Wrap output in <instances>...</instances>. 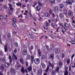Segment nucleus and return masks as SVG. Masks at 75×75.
<instances>
[{
	"label": "nucleus",
	"instance_id": "nucleus-35",
	"mask_svg": "<svg viewBox=\"0 0 75 75\" xmlns=\"http://www.w3.org/2000/svg\"><path fill=\"white\" fill-rule=\"evenodd\" d=\"M0 60L2 62H6V60L4 58H1Z\"/></svg>",
	"mask_w": 75,
	"mask_h": 75
},
{
	"label": "nucleus",
	"instance_id": "nucleus-27",
	"mask_svg": "<svg viewBox=\"0 0 75 75\" xmlns=\"http://www.w3.org/2000/svg\"><path fill=\"white\" fill-rule=\"evenodd\" d=\"M20 63L21 64H22V65H23L24 64V60H23V59L22 58L20 59Z\"/></svg>",
	"mask_w": 75,
	"mask_h": 75
},
{
	"label": "nucleus",
	"instance_id": "nucleus-23",
	"mask_svg": "<svg viewBox=\"0 0 75 75\" xmlns=\"http://www.w3.org/2000/svg\"><path fill=\"white\" fill-rule=\"evenodd\" d=\"M4 47V51L5 52H7L8 51V47H7V45H5Z\"/></svg>",
	"mask_w": 75,
	"mask_h": 75
},
{
	"label": "nucleus",
	"instance_id": "nucleus-5",
	"mask_svg": "<svg viewBox=\"0 0 75 75\" xmlns=\"http://www.w3.org/2000/svg\"><path fill=\"white\" fill-rule=\"evenodd\" d=\"M34 61L36 64H39L40 62V60L38 58H36L34 59Z\"/></svg>",
	"mask_w": 75,
	"mask_h": 75
},
{
	"label": "nucleus",
	"instance_id": "nucleus-53",
	"mask_svg": "<svg viewBox=\"0 0 75 75\" xmlns=\"http://www.w3.org/2000/svg\"><path fill=\"white\" fill-rule=\"evenodd\" d=\"M64 57H65V54L64 53H62V59H63V58H64Z\"/></svg>",
	"mask_w": 75,
	"mask_h": 75
},
{
	"label": "nucleus",
	"instance_id": "nucleus-32",
	"mask_svg": "<svg viewBox=\"0 0 75 75\" xmlns=\"http://www.w3.org/2000/svg\"><path fill=\"white\" fill-rule=\"evenodd\" d=\"M37 2L36 1L34 2L33 5L32 6L33 7H35V6H36V5H37Z\"/></svg>",
	"mask_w": 75,
	"mask_h": 75
},
{
	"label": "nucleus",
	"instance_id": "nucleus-52",
	"mask_svg": "<svg viewBox=\"0 0 75 75\" xmlns=\"http://www.w3.org/2000/svg\"><path fill=\"white\" fill-rule=\"evenodd\" d=\"M50 37L52 38H54V36L52 35H49Z\"/></svg>",
	"mask_w": 75,
	"mask_h": 75
},
{
	"label": "nucleus",
	"instance_id": "nucleus-60",
	"mask_svg": "<svg viewBox=\"0 0 75 75\" xmlns=\"http://www.w3.org/2000/svg\"><path fill=\"white\" fill-rule=\"evenodd\" d=\"M75 56V54H73L72 56H71V60H72V59H73V58H74V56Z\"/></svg>",
	"mask_w": 75,
	"mask_h": 75
},
{
	"label": "nucleus",
	"instance_id": "nucleus-41",
	"mask_svg": "<svg viewBox=\"0 0 75 75\" xmlns=\"http://www.w3.org/2000/svg\"><path fill=\"white\" fill-rule=\"evenodd\" d=\"M12 21L14 23H15L17 22V20L15 18H13L12 19Z\"/></svg>",
	"mask_w": 75,
	"mask_h": 75
},
{
	"label": "nucleus",
	"instance_id": "nucleus-49",
	"mask_svg": "<svg viewBox=\"0 0 75 75\" xmlns=\"http://www.w3.org/2000/svg\"><path fill=\"white\" fill-rule=\"evenodd\" d=\"M49 13L50 14H52V13H52V9L49 10Z\"/></svg>",
	"mask_w": 75,
	"mask_h": 75
},
{
	"label": "nucleus",
	"instance_id": "nucleus-39",
	"mask_svg": "<svg viewBox=\"0 0 75 75\" xmlns=\"http://www.w3.org/2000/svg\"><path fill=\"white\" fill-rule=\"evenodd\" d=\"M29 64V63H28V62H27V61H25V65L26 67H28Z\"/></svg>",
	"mask_w": 75,
	"mask_h": 75
},
{
	"label": "nucleus",
	"instance_id": "nucleus-40",
	"mask_svg": "<svg viewBox=\"0 0 75 75\" xmlns=\"http://www.w3.org/2000/svg\"><path fill=\"white\" fill-rule=\"evenodd\" d=\"M30 55L27 54V55L26 59H30Z\"/></svg>",
	"mask_w": 75,
	"mask_h": 75
},
{
	"label": "nucleus",
	"instance_id": "nucleus-11",
	"mask_svg": "<svg viewBox=\"0 0 75 75\" xmlns=\"http://www.w3.org/2000/svg\"><path fill=\"white\" fill-rule=\"evenodd\" d=\"M27 49H24L22 52V54L23 55H26L27 54Z\"/></svg>",
	"mask_w": 75,
	"mask_h": 75
},
{
	"label": "nucleus",
	"instance_id": "nucleus-34",
	"mask_svg": "<svg viewBox=\"0 0 75 75\" xmlns=\"http://www.w3.org/2000/svg\"><path fill=\"white\" fill-rule=\"evenodd\" d=\"M50 2H51V4H54L55 3V0H49Z\"/></svg>",
	"mask_w": 75,
	"mask_h": 75
},
{
	"label": "nucleus",
	"instance_id": "nucleus-13",
	"mask_svg": "<svg viewBox=\"0 0 75 75\" xmlns=\"http://www.w3.org/2000/svg\"><path fill=\"white\" fill-rule=\"evenodd\" d=\"M51 59V60H54V54H51L50 55L49 57Z\"/></svg>",
	"mask_w": 75,
	"mask_h": 75
},
{
	"label": "nucleus",
	"instance_id": "nucleus-24",
	"mask_svg": "<svg viewBox=\"0 0 75 75\" xmlns=\"http://www.w3.org/2000/svg\"><path fill=\"white\" fill-rule=\"evenodd\" d=\"M12 58H14L15 60H17V56L15 55V54H14V53H13L12 55Z\"/></svg>",
	"mask_w": 75,
	"mask_h": 75
},
{
	"label": "nucleus",
	"instance_id": "nucleus-31",
	"mask_svg": "<svg viewBox=\"0 0 75 75\" xmlns=\"http://www.w3.org/2000/svg\"><path fill=\"white\" fill-rule=\"evenodd\" d=\"M41 65L43 68H45V64L43 62H42Z\"/></svg>",
	"mask_w": 75,
	"mask_h": 75
},
{
	"label": "nucleus",
	"instance_id": "nucleus-62",
	"mask_svg": "<svg viewBox=\"0 0 75 75\" xmlns=\"http://www.w3.org/2000/svg\"><path fill=\"white\" fill-rule=\"evenodd\" d=\"M0 55H1V56H3V52H1L0 53Z\"/></svg>",
	"mask_w": 75,
	"mask_h": 75
},
{
	"label": "nucleus",
	"instance_id": "nucleus-36",
	"mask_svg": "<svg viewBox=\"0 0 75 75\" xmlns=\"http://www.w3.org/2000/svg\"><path fill=\"white\" fill-rule=\"evenodd\" d=\"M70 42L73 45H74V44H75V41L74 40H71L70 41Z\"/></svg>",
	"mask_w": 75,
	"mask_h": 75
},
{
	"label": "nucleus",
	"instance_id": "nucleus-47",
	"mask_svg": "<svg viewBox=\"0 0 75 75\" xmlns=\"http://www.w3.org/2000/svg\"><path fill=\"white\" fill-rule=\"evenodd\" d=\"M38 6H42V4H41V2H40V1H38Z\"/></svg>",
	"mask_w": 75,
	"mask_h": 75
},
{
	"label": "nucleus",
	"instance_id": "nucleus-37",
	"mask_svg": "<svg viewBox=\"0 0 75 75\" xmlns=\"http://www.w3.org/2000/svg\"><path fill=\"white\" fill-rule=\"evenodd\" d=\"M64 7V5H63V4H60L59 5V7L60 8H63V7Z\"/></svg>",
	"mask_w": 75,
	"mask_h": 75
},
{
	"label": "nucleus",
	"instance_id": "nucleus-43",
	"mask_svg": "<svg viewBox=\"0 0 75 75\" xmlns=\"http://www.w3.org/2000/svg\"><path fill=\"white\" fill-rule=\"evenodd\" d=\"M68 67H67V66H65L64 67L65 71H68Z\"/></svg>",
	"mask_w": 75,
	"mask_h": 75
},
{
	"label": "nucleus",
	"instance_id": "nucleus-6",
	"mask_svg": "<svg viewBox=\"0 0 75 75\" xmlns=\"http://www.w3.org/2000/svg\"><path fill=\"white\" fill-rule=\"evenodd\" d=\"M74 1L73 0H67V1L66 2L67 4H70V5H72Z\"/></svg>",
	"mask_w": 75,
	"mask_h": 75
},
{
	"label": "nucleus",
	"instance_id": "nucleus-3",
	"mask_svg": "<svg viewBox=\"0 0 75 75\" xmlns=\"http://www.w3.org/2000/svg\"><path fill=\"white\" fill-rule=\"evenodd\" d=\"M45 24L46 27L44 26V28L45 30H48V28H47V27H49V26H50V23H49L47 22H46L45 23Z\"/></svg>",
	"mask_w": 75,
	"mask_h": 75
},
{
	"label": "nucleus",
	"instance_id": "nucleus-64",
	"mask_svg": "<svg viewBox=\"0 0 75 75\" xmlns=\"http://www.w3.org/2000/svg\"><path fill=\"white\" fill-rule=\"evenodd\" d=\"M16 15H18V14H19V12L18 11H16Z\"/></svg>",
	"mask_w": 75,
	"mask_h": 75
},
{
	"label": "nucleus",
	"instance_id": "nucleus-16",
	"mask_svg": "<svg viewBox=\"0 0 75 75\" xmlns=\"http://www.w3.org/2000/svg\"><path fill=\"white\" fill-rule=\"evenodd\" d=\"M49 65L50 67H51L52 69H53L54 67V65L53 64H51L50 62H49Z\"/></svg>",
	"mask_w": 75,
	"mask_h": 75
},
{
	"label": "nucleus",
	"instance_id": "nucleus-61",
	"mask_svg": "<svg viewBox=\"0 0 75 75\" xmlns=\"http://www.w3.org/2000/svg\"><path fill=\"white\" fill-rule=\"evenodd\" d=\"M59 28H57L56 30V31L57 33H58V32H59Z\"/></svg>",
	"mask_w": 75,
	"mask_h": 75
},
{
	"label": "nucleus",
	"instance_id": "nucleus-22",
	"mask_svg": "<svg viewBox=\"0 0 75 75\" xmlns=\"http://www.w3.org/2000/svg\"><path fill=\"white\" fill-rule=\"evenodd\" d=\"M21 71L22 74H24V73H25V70L24 67H22V68L21 70Z\"/></svg>",
	"mask_w": 75,
	"mask_h": 75
},
{
	"label": "nucleus",
	"instance_id": "nucleus-20",
	"mask_svg": "<svg viewBox=\"0 0 75 75\" xmlns=\"http://www.w3.org/2000/svg\"><path fill=\"white\" fill-rule=\"evenodd\" d=\"M64 25L66 28H69V25L67 22H64Z\"/></svg>",
	"mask_w": 75,
	"mask_h": 75
},
{
	"label": "nucleus",
	"instance_id": "nucleus-15",
	"mask_svg": "<svg viewBox=\"0 0 75 75\" xmlns=\"http://www.w3.org/2000/svg\"><path fill=\"white\" fill-rule=\"evenodd\" d=\"M21 67L20 65H18V64H17L15 66V68L17 70H19L20 68Z\"/></svg>",
	"mask_w": 75,
	"mask_h": 75
},
{
	"label": "nucleus",
	"instance_id": "nucleus-9",
	"mask_svg": "<svg viewBox=\"0 0 75 75\" xmlns=\"http://www.w3.org/2000/svg\"><path fill=\"white\" fill-rule=\"evenodd\" d=\"M67 14L69 17H72L73 16V12L71 11H69L67 13Z\"/></svg>",
	"mask_w": 75,
	"mask_h": 75
},
{
	"label": "nucleus",
	"instance_id": "nucleus-8",
	"mask_svg": "<svg viewBox=\"0 0 75 75\" xmlns=\"http://www.w3.org/2000/svg\"><path fill=\"white\" fill-rule=\"evenodd\" d=\"M38 74L39 75H42V69H38Z\"/></svg>",
	"mask_w": 75,
	"mask_h": 75
},
{
	"label": "nucleus",
	"instance_id": "nucleus-50",
	"mask_svg": "<svg viewBox=\"0 0 75 75\" xmlns=\"http://www.w3.org/2000/svg\"><path fill=\"white\" fill-rule=\"evenodd\" d=\"M15 46V47H18V43L17 42H16L14 43Z\"/></svg>",
	"mask_w": 75,
	"mask_h": 75
},
{
	"label": "nucleus",
	"instance_id": "nucleus-48",
	"mask_svg": "<svg viewBox=\"0 0 75 75\" xmlns=\"http://www.w3.org/2000/svg\"><path fill=\"white\" fill-rule=\"evenodd\" d=\"M70 61H71V60H70V59H68L67 60V64L68 65L69 64Z\"/></svg>",
	"mask_w": 75,
	"mask_h": 75
},
{
	"label": "nucleus",
	"instance_id": "nucleus-58",
	"mask_svg": "<svg viewBox=\"0 0 75 75\" xmlns=\"http://www.w3.org/2000/svg\"><path fill=\"white\" fill-rule=\"evenodd\" d=\"M52 16L53 18H54V17H55V14H54V13H52Z\"/></svg>",
	"mask_w": 75,
	"mask_h": 75
},
{
	"label": "nucleus",
	"instance_id": "nucleus-19",
	"mask_svg": "<svg viewBox=\"0 0 75 75\" xmlns=\"http://www.w3.org/2000/svg\"><path fill=\"white\" fill-rule=\"evenodd\" d=\"M5 67H6V68H8V67H9L10 66V63H7V62H6L5 63Z\"/></svg>",
	"mask_w": 75,
	"mask_h": 75
},
{
	"label": "nucleus",
	"instance_id": "nucleus-29",
	"mask_svg": "<svg viewBox=\"0 0 75 75\" xmlns=\"http://www.w3.org/2000/svg\"><path fill=\"white\" fill-rule=\"evenodd\" d=\"M28 72H30L32 71V67L31 66H29L28 68Z\"/></svg>",
	"mask_w": 75,
	"mask_h": 75
},
{
	"label": "nucleus",
	"instance_id": "nucleus-2",
	"mask_svg": "<svg viewBox=\"0 0 75 75\" xmlns=\"http://www.w3.org/2000/svg\"><path fill=\"white\" fill-rule=\"evenodd\" d=\"M61 31L62 33H63V34L64 35L65 34V33L67 32V30L65 27L64 26H62L61 27Z\"/></svg>",
	"mask_w": 75,
	"mask_h": 75
},
{
	"label": "nucleus",
	"instance_id": "nucleus-18",
	"mask_svg": "<svg viewBox=\"0 0 75 75\" xmlns=\"http://www.w3.org/2000/svg\"><path fill=\"white\" fill-rule=\"evenodd\" d=\"M61 66H63V62L61 60H60L59 62V67L60 68H61Z\"/></svg>",
	"mask_w": 75,
	"mask_h": 75
},
{
	"label": "nucleus",
	"instance_id": "nucleus-25",
	"mask_svg": "<svg viewBox=\"0 0 75 75\" xmlns=\"http://www.w3.org/2000/svg\"><path fill=\"white\" fill-rule=\"evenodd\" d=\"M31 62L32 63H33L34 62V55H33L32 56H31Z\"/></svg>",
	"mask_w": 75,
	"mask_h": 75
},
{
	"label": "nucleus",
	"instance_id": "nucleus-63",
	"mask_svg": "<svg viewBox=\"0 0 75 75\" xmlns=\"http://www.w3.org/2000/svg\"><path fill=\"white\" fill-rule=\"evenodd\" d=\"M0 75H4V74L3 73V72L2 71H0Z\"/></svg>",
	"mask_w": 75,
	"mask_h": 75
},
{
	"label": "nucleus",
	"instance_id": "nucleus-44",
	"mask_svg": "<svg viewBox=\"0 0 75 75\" xmlns=\"http://www.w3.org/2000/svg\"><path fill=\"white\" fill-rule=\"evenodd\" d=\"M56 72H59V67H57L56 69Z\"/></svg>",
	"mask_w": 75,
	"mask_h": 75
},
{
	"label": "nucleus",
	"instance_id": "nucleus-46",
	"mask_svg": "<svg viewBox=\"0 0 75 75\" xmlns=\"http://www.w3.org/2000/svg\"><path fill=\"white\" fill-rule=\"evenodd\" d=\"M64 13L65 15L67 14V10H64Z\"/></svg>",
	"mask_w": 75,
	"mask_h": 75
},
{
	"label": "nucleus",
	"instance_id": "nucleus-59",
	"mask_svg": "<svg viewBox=\"0 0 75 75\" xmlns=\"http://www.w3.org/2000/svg\"><path fill=\"white\" fill-rule=\"evenodd\" d=\"M39 21H42V18H41V17H40L39 19Z\"/></svg>",
	"mask_w": 75,
	"mask_h": 75
},
{
	"label": "nucleus",
	"instance_id": "nucleus-51",
	"mask_svg": "<svg viewBox=\"0 0 75 75\" xmlns=\"http://www.w3.org/2000/svg\"><path fill=\"white\" fill-rule=\"evenodd\" d=\"M4 18V17L2 15H0V20H2Z\"/></svg>",
	"mask_w": 75,
	"mask_h": 75
},
{
	"label": "nucleus",
	"instance_id": "nucleus-38",
	"mask_svg": "<svg viewBox=\"0 0 75 75\" xmlns=\"http://www.w3.org/2000/svg\"><path fill=\"white\" fill-rule=\"evenodd\" d=\"M0 69L2 71L4 70V66L3 65H2L1 66Z\"/></svg>",
	"mask_w": 75,
	"mask_h": 75
},
{
	"label": "nucleus",
	"instance_id": "nucleus-21",
	"mask_svg": "<svg viewBox=\"0 0 75 75\" xmlns=\"http://www.w3.org/2000/svg\"><path fill=\"white\" fill-rule=\"evenodd\" d=\"M36 8L37 11H39L41 9V6L39 5H38L36 6Z\"/></svg>",
	"mask_w": 75,
	"mask_h": 75
},
{
	"label": "nucleus",
	"instance_id": "nucleus-28",
	"mask_svg": "<svg viewBox=\"0 0 75 75\" xmlns=\"http://www.w3.org/2000/svg\"><path fill=\"white\" fill-rule=\"evenodd\" d=\"M45 16L46 17H47V18H49L50 17V16L49 14H48L47 13H45Z\"/></svg>",
	"mask_w": 75,
	"mask_h": 75
},
{
	"label": "nucleus",
	"instance_id": "nucleus-7",
	"mask_svg": "<svg viewBox=\"0 0 75 75\" xmlns=\"http://www.w3.org/2000/svg\"><path fill=\"white\" fill-rule=\"evenodd\" d=\"M51 26H52L53 28H57V27H58V25H57V24L52 23L51 24Z\"/></svg>",
	"mask_w": 75,
	"mask_h": 75
},
{
	"label": "nucleus",
	"instance_id": "nucleus-55",
	"mask_svg": "<svg viewBox=\"0 0 75 75\" xmlns=\"http://www.w3.org/2000/svg\"><path fill=\"white\" fill-rule=\"evenodd\" d=\"M8 14L9 15H11V14H12V11H11L10 10L8 12Z\"/></svg>",
	"mask_w": 75,
	"mask_h": 75
},
{
	"label": "nucleus",
	"instance_id": "nucleus-33",
	"mask_svg": "<svg viewBox=\"0 0 75 75\" xmlns=\"http://www.w3.org/2000/svg\"><path fill=\"white\" fill-rule=\"evenodd\" d=\"M50 69V67L48 65H47V68L45 70V72H47L48 71H49V69Z\"/></svg>",
	"mask_w": 75,
	"mask_h": 75
},
{
	"label": "nucleus",
	"instance_id": "nucleus-14",
	"mask_svg": "<svg viewBox=\"0 0 75 75\" xmlns=\"http://www.w3.org/2000/svg\"><path fill=\"white\" fill-rule=\"evenodd\" d=\"M8 58L9 59V62L10 64H11V65H12V62H13V60L12 59H11V56H10V55H9V57Z\"/></svg>",
	"mask_w": 75,
	"mask_h": 75
},
{
	"label": "nucleus",
	"instance_id": "nucleus-30",
	"mask_svg": "<svg viewBox=\"0 0 75 75\" xmlns=\"http://www.w3.org/2000/svg\"><path fill=\"white\" fill-rule=\"evenodd\" d=\"M16 5L17 6H20V7H21L22 6L21 3L20 2H19L18 3L16 4Z\"/></svg>",
	"mask_w": 75,
	"mask_h": 75
},
{
	"label": "nucleus",
	"instance_id": "nucleus-45",
	"mask_svg": "<svg viewBox=\"0 0 75 75\" xmlns=\"http://www.w3.org/2000/svg\"><path fill=\"white\" fill-rule=\"evenodd\" d=\"M12 25L13 27H14V28H16V27H17V25L15 23H12Z\"/></svg>",
	"mask_w": 75,
	"mask_h": 75
},
{
	"label": "nucleus",
	"instance_id": "nucleus-42",
	"mask_svg": "<svg viewBox=\"0 0 75 75\" xmlns=\"http://www.w3.org/2000/svg\"><path fill=\"white\" fill-rule=\"evenodd\" d=\"M69 72L68 71H65L64 75H68Z\"/></svg>",
	"mask_w": 75,
	"mask_h": 75
},
{
	"label": "nucleus",
	"instance_id": "nucleus-10",
	"mask_svg": "<svg viewBox=\"0 0 75 75\" xmlns=\"http://www.w3.org/2000/svg\"><path fill=\"white\" fill-rule=\"evenodd\" d=\"M59 16L60 18L63 19L64 18V14L63 13H59Z\"/></svg>",
	"mask_w": 75,
	"mask_h": 75
},
{
	"label": "nucleus",
	"instance_id": "nucleus-57",
	"mask_svg": "<svg viewBox=\"0 0 75 75\" xmlns=\"http://www.w3.org/2000/svg\"><path fill=\"white\" fill-rule=\"evenodd\" d=\"M10 35H10V33H8V36H7V37L8 38H10Z\"/></svg>",
	"mask_w": 75,
	"mask_h": 75
},
{
	"label": "nucleus",
	"instance_id": "nucleus-4",
	"mask_svg": "<svg viewBox=\"0 0 75 75\" xmlns=\"http://www.w3.org/2000/svg\"><path fill=\"white\" fill-rule=\"evenodd\" d=\"M54 52L57 54H59L61 52L60 49L58 47H56L54 49Z\"/></svg>",
	"mask_w": 75,
	"mask_h": 75
},
{
	"label": "nucleus",
	"instance_id": "nucleus-1",
	"mask_svg": "<svg viewBox=\"0 0 75 75\" xmlns=\"http://www.w3.org/2000/svg\"><path fill=\"white\" fill-rule=\"evenodd\" d=\"M38 52L39 57H41V59H42V61H44V60H45V56L44 55H42L41 52L40 51V49H38Z\"/></svg>",
	"mask_w": 75,
	"mask_h": 75
},
{
	"label": "nucleus",
	"instance_id": "nucleus-54",
	"mask_svg": "<svg viewBox=\"0 0 75 75\" xmlns=\"http://www.w3.org/2000/svg\"><path fill=\"white\" fill-rule=\"evenodd\" d=\"M56 58L57 59H59V55H57L56 56Z\"/></svg>",
	"mask_w": 75,
	"mask_h": 75
},
{
	"label": "nucleus",
	"instance_id": "nucleus-12",
	"mask_svg": "<svg viewBox=\"0 0 75 75\" xmlns=\"http://www.w3.org/2000/svg\"><path fill=\"white\" fill-rule=\"evenodd\" d=\"M10 72L12 73V74H14V75H15V74L16 73V71L15 69L14 68H12Z\"/></svg>",
	"mask_w": 75,
	"mask_h": 75
},
{
	"label": "nucleus",
	"instance_id": "nucleus-26",
	"mask_svg": "<svg viewBox=\"0 0 75 75\" xmlns=\"http://www.w3.org/2000/svg\"><path fill=\"white\" fill-rule=\"evenodd\" d=\"M46 48L47 50H49V51L50 52H51V50H52V49L51 48H50V50H49V46L46 45Z\"/></svg>",
	"mask_w": 75,
	"mask_h": 75
},
{
	"label": "nucleus",
	"instance_id": "nucleus-56",
	"mask_svg": "<svg viewBox=\"0 0 75 75\" xmlns=\"http://www.w3.org/2000/svg\"><path fill=\"white\" fill-rule=\"evenodd\" d=\"M33 48H34V46H33V45H32L30 46V50H33Z\"/></svg>",
	"mask_w": 75,
	"mask_h": 75
},
{
	"label": "nucleus",
	"instance_id": "nucleus-17",
	"mask_svg": "<svg viewBox=\"0 0 75 75\" xmlns=\"http://www.w3.org/2000/svg\"><path fill=\"white\" fill-rule=\"evenodd\" d=\"M54 10L56 12L58 11V6H56L54 8Z\"/></svg>",
	"mask_w": 75,
	"mask_h": 75
}]
</instances>
